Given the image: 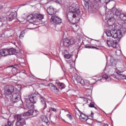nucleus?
I'll return each instance as SVG.
<instances>
[{"mask_svg":"<svg viewBox=\"0 0 126 126\" xmlns=\"http://www.w3.org/2000/svg\"><path fill=\"white\" fill-rule=\"evenodd\" d=\"M120 15V18L121 20L124 21L122 25V27L126 29V12H121V11L118 10L115 7L112 8L111 11L107 15V25L110 27L113 26L116 22V19Z\"/></svg>","mask_w":126,"mask_h":126,"instance_id":"f257e3e1","label":"nucleus"},{"mask_svg":"<svg viewBox=\"0 0 126 126\" xmlns=\"http://www.w3.org/2000/svg\"><path fill=\"white\" fill-rule=\"evenodd\" d=\"M34 114V110L31 109L27 112H24L23 114H17L14 116V119L16 121L15 126H23L26 125L25 119L24 117H29Z\"/></svg>","mask_w":126,"mask_h":126,"instance_id":"f03ea898","label":"nucleus"},{"mask_svg":"<svg viewBox=\"0 0 126 126\" xmlns=\"http://www.w3.org/2000/svg\"><path fill=\"white\" fill-rule=\"evenodd\" d=\"M69 13L67 15V18L68 20L72 19L73 20L74 18H76V14L79 15L80 14V10H79V7L78 5L73 3L69 7Z\"/></svg>","mask_w":126,"mask_h":126,"instance_id":"7ed1b4c3","label":"nucleus"},{"mask_svg":"<svg viewBox=\"0 0 126 126\" xmlns=\"http://www.w3.org/2000/svg\"><path fill=\"white\" fill-rule=\"evenodd\" d=\"M6 9L8 10L7 13H10L7 17V19L8 21H12L13 19H15L17 17V14L16 13L17 9L14 7H8Z\"/></svg>","mask_w":126,"mask_h":126,"instance_id":"20e7f679","label":"nucleus"},{"mask_svg":"<svg viewBox=\"0 0 126 126\" xmlns=\"http://www.w3.org/2000/svg\"><path fill=\"white\" fill-rule=\"evenodd\" d=\"M111 37L112 38H114V39H116V38L121 39L125 34V31L119 30L117 31L116 30H111Z\"/></svg>","mask_w":126,"mask_h":126,"instance_id":"39448f33","label":"nucleus"},{"mask_svg":"<svg viewBox=\"0 0 126 126\" xmlns=\"http://www.w3.org/2000/svg\"><path fill=\"white\" fill-rule=\"evenodd\" d=\"M63 44L64 47H66L67 48L71 45H74V44H75V40L74 38L64 39L63 40Z\"/></svg>","mask_w":126,"mask_h":126,"instance_id":"423d86ee","label":"nucleus"},{"mask_svg":"<svg viewBox=\"0 0 126 126\" xmlns=\"http://www.w3.org/2000/svg\"><path fill=\"white\" fill-rule=\"evenodd\" d=\"M14 92V87L12 86H6L4 88L5 95H11Z\"/></svg>","mask_w":126,"mask_h":126,"instance_id":"0eeeda50","label":"nucleus"},{"mask_svg":"<svg viewBox=\"0 0 126 126\" xmlns=\"http://www.w3.org/2000/svg\"><path fill=\"white\" fill-rule=\"evenodd\" d=\"M107 44L108 47H112L114 49L118 48V41L114 40L112 39H108L107 40Z\"/></svg>","mask_w":126,"mask_h":126,"instance_id":"6e6552de","label":"nucleus"},{"mask_svg":"<svg viewBox=\"0 0 126 126\" xmlns=\"http://www.w3.org/2000/svg\"><path fill=\"white\" fill-rule=\"evenodd\" d=\"M39 95L40 94H37L35 93L32 94L31 95H30L29 99H30L32 103L36 104V103H37L39 100Z\"/></svg>","mask_w":126,"mask_h":126,"instance_id":"1a4fd4ad","label":"nucleus"},{"mask_svg":"<svg viewBox=\"0 0 126 126\" xmlns=\"http://www.w3.org/2000/svg\"><path fill=\"white\" fill-rule=\"evenodd\" d=\"M50 21L55 24H60V23H62V19L58 16L54 15L51 17Z\"/></svg>","mask_w":126,"mask_h":126,"instance_id":"9d476101","label":"nucleus"},{"mask_svg":"<svg viewBox=\"0 0 126 126\" xmlns=\"http://www.w3.org/2000/svg\"><path fill=\"white\" fill-rule=\"evenodd\" d=\"M21 97L19 93H15L13 94L12 96V101L14 103H17L19 101H20Z\"/></svg>","mask_w":126,"mask_h":126,"instance_id":"9b49d317","label":"nucleus"},{"mask_svg":"<svg viewBox=\"0 0 126 126\" xmlns=\"http://www.w3.org/2000/svg\"><path fill=\"white\" fill-rule=\"evenodd\" d=\"M39 99L41 103V109L45 110L47 108V103H46V98H44L43 96L39 94Z\"/></svg>","mask_w":126,"mask_h":126,"instance_id":"f8f14e48","label":"nucleus"},{"mask_svg":"<svg viewBox=\"0 0 126 126\" xmlns=\"http://www.w3.org/2000/svg\"><path fill=\"white\" fill-rule=\"evenodd\" d=\"M25 104L28 109H34V103L31 101L29 99H27L25 100Z\"/></svg>","mask_w":126,"mask_h":126,"instance_id":"ddd939ff","label":"nucleus"},{"mask_svg":"<svg viewBox=\"0 0 126 126\" xmlns=\"http://www.w3.org/2000/svg\"><path fill=\"white\" fill-rule=\"evenodd\" d=\"M49 88H50V90L52 92H53L55 94H59V93H60V90H59V89H58V88L57 87H56V86H55V85H54V84L51 83L49 84Z\"/></svg>","mask_w":126,"mask_h":126,"instance_id":"4468645a","label":"nucleus"},{"mask_svg":"<svg viewBox=\"0 0 126 126\" xmlns=\"http://www.w3.org/2000/svg\"><path fill=\"white\" fill-rule=\"evenodd\" d=\"M34 19H38V20H42L44 19V15L40 14L38 11L33 12Z\"/></svg>","mask_w":126,"mask_h":126,"instance_id":"2eb2a0df","label":"nucleus"},{"mask_svg":"<svg viewBox=\"0 0 126 126\" xmlns=\"http://www.w3.org/2000/svg\"><path fill=\"white\" fill-rule=\"evenodd\" d=\"M27 19L28 20L29 22L31 23L30 24L31 26L34 25V24H33L35 22V20H34V19H35V17H34V12L32 13V14L29 15L27 17Z\"/></svg>","mask_w":126,"mask_h":126,"instance_id":"dca6fc26","label":"nucleus"},{"mask_svg":"<svg viewBox=\"0 0 126 126\" xmlns=\"http://www.w3.org/2000/svg\"><path fill=\"white\" fill-rule=\"evenodd\" d=\"M56 84L58 88L61 90L64 89V88L66 87V86H65V84H64V83L61 82V81H60V80H57L56 81Z\"/></svg>","mask_w":126,"mask_h":126,"instance_id":"f3484780","label":"nucleus"},{"mask_svg":"<svg viewBox=\"0 0 126 126\" xmlns=\"http://www.w3.org/2000/svg\"><path fill=\"white\" fill-rule=\"evenodd\" d=\"M47 12L49 15H54L57 13V9L53 8L52 7H49L47 9Z\"/></svg>","mask_w":126,"mask_h":126,"instance_id":"a211bd4d","label":"nucleus"},{"mask_svg":"<svg viewBox=\"0 0 126 126\" xmlns=\"http://www.w3.org/2000/svg\"><path fill=\"white\" fill-rule=\"evenodd\" d=\"M20 77L22 78V79H25L26 77H30V76L25 73V70H23L20 72Z\"/></svg>","mask_w":126,"mask_h":126,"instance_id":"6ab92c4d","label":"nucleus"},{"mask_svg":"<svg viewBox=\"0 0 126 126\" xmlns=\"http://www.w3.org/2000/svg\"><path fill=\"white\" fill-rule=\"evenodd\" d=\"M75 80L78 83H80V84H81V85L82 86H84V85L85 84V82H84V80L82 79V78H81V77H80V76L78 75L77 76Z\"/></svg>","mask_w":126,"mask_h":126,"instance_id":"aec40b11","label":"nucleus"},{"mask_svg":"<svg viewBox=\"0 0 126 126\" xmlns=\"http://www.w3.org/2000/svg\"><path fill=\"white\" fill-rule=\"evenodd\" d=\"M84 1V4L83 5V7L85 9H89L90 3H91L89 0H83Z\"/></svg>","mask_w":126,"mask_h":126,"instance_id":"412c9836","label":"nucleus"},{"mask_svg":"<svg viewBox=\"0 0 126 126\" xmlns=\"http://www.w3.org/2000/svg\"><path fill=\"white\" fill-rule=\"evenodd\" d=\"M93 89V86H91L90 88H88L86 89L85 93L87 97H89L91 96V94H92Z\"/></svg>","mask_w":126,"mask_h":126,"instance_id":"4be33fe9","label":"nucleus"},{"mask_svg":"<svg viewBox=\"0 0 126 126\" xmlns=\"http://www.w3.org/2000/svg\"><path fill=\"white\" fill-rule=\"evenodd\" d=\"M80 114H81L79 116L80 120H81V121H82V122H85L87 120L88 116H86V115H85V114L81 113V112H80Z\"/></svg>","mask_w":126,"mask_h":126,"instance_id":"5701e85b","label":"nucleus"},{"mask_svg":"<svg viewBox=\"0 0 126 126\" xmlns=\"http://www.w3.org/2000/svg\"><path fill=\"white\" fill-rule=\"evenodd\" d=\"M1 55L2 57H6L8 55V49H2L1 51Z\"/></svg>","mask_w":126,"mask_h":126,"instance_id":"b1692460","label":"nucleus"},{"mask_svg":"<svg viewBox=\"0 0 126 126\" xmlns=\"http://www.w3.org/2000/svg\"><path fill=\"white\" fill-rule=\"evenodd\" d=\"M15 52H16V50L14 49V48L8 49V55L10 56L11 55H14V54H15Z\"/></svg>","mask_w":126,"mask_h":126,"instance_id":"393cba45","label":"nucleus"},{"mask_svg":"<svg viewBox=\"0 0 126 126\" xmlns=\"http://www.w3.org/2000/svg\"><path fill=\"white\" fill-rule=\"evenodd\" d=\"M110 62L111 63V65L112 66H114V69H116V66L117 65V61L115 59H111Z\"/></svg>","mask_w":126,"mask_h":126,"instance_id":"a878e982","label":"nucleus"},{"mask_svg":"<svg viewBox=\"0 0 126 126\" xmlns=\"http://www.w3.org/2000/svg\"><path fill=\"white\" fill-rule=\"evenodd\" d=\"M42 121L43 123H45L47 126H49L50 125V123L49 122V120L48 119V117L44 116L43 117L42 119Z\"/></svg>","mask_w":126,"mask_h":126,"instance_id":"bb28decb","label":"nucleus"},{"mask_svg":"<svg viewBox=\"0 0 126 126\" xmlns=\"http://www.w3.org/2000/svg\"><path fill=\"white\" fill-rule=\"evenodd\" d=\"M72 29L75 32H77V31H78L79 29V26L77 25L76 24L73 25L72 26Z\"/></svg>","mask_w":126,"mask_h":126,"instance_id":"cd10ccee","label":"nucleus"},{"mask_svg":"<svg viewBox=\"0 0 126 126\" xmlns=\"http://www.w3.org/2000/svg\"><path fill=\"white\" fill-rule=\"evenodd\" d=\"M110 1V0H100V1H98V3H101V4H103V3L107 4V3H109Z\"/></svg>","mask_w":126,"mask_h":126,"instance_id":"c85d7f7f","label":"nucleus"},{"mask_svg":"<svg viewBox=\"0 0 126 126\" xmlns=\"http://www.w3.org/2000/svg\"><path fill=\"white\" fill-rule=\"evenodd\" d=\"M118 74H119V77L121 78V79H126V75H124L122 74V72H120L119 73V72H117Z\"/></svg>","mask_w":126,"mask_h":126,"instance_id":"c756f323","label":"nucleus"},{"mask_svg":"<svg viewBox=\"0 0 126 126\" xmlns=\"http://www.w3.org/2000/svg\"><path fill=\"white\" fill-rule=\"evenodd\" d=\"M85 122L88 125H92L93 124V120L88 117V119L86 120Z\"/></svg>","mask_w":126,"mask_h":126,"instance_id":"7c9ffc66","label":"nucleus"},{"mask_svg":"<svg viewBox=\"0 0 126 126\" xmlns=\"http://www.w3.org/2000/svg\"><path fill=\"white\" fill-rule=\"evenodd\" d=\"M72 56V55H71L69 53H67V54H65L64 55V58L65 59H67V60H69V59H70V58H71Z\"/></svg>","mask_w":126,"mask_h":126,"instance_id":"2f4dec72","label":"nucleus"},{"mask_svg":"<svg viewBox=\"0 0 126 126\" xmlns=\"http://www.w3.org/2000/svg\"><path fill=\"white\" fill-rule=\"evenodd\" d=\"M106 34L107 37H112V30L110 31H107L106 32Z\"/></svg>","mask_w":126,"mask_h":126,"instance_id":"473e14b6","label":"nucleus"},{"mask_svg":"<svg viewBox=\"0 0 126 126\" xmlns=\"http://www.w3.org/2000/svg\"><path fill=\"white\" fill-rule=\"evenodd\" d=\"M5 36L9 38V37H12V35H5V34H4V33L0 34V38H3V37H5Z\"/></svg>","mask_w":126,"mask_h":126,"instance_id":"72a5a7b5","label":"nucleus"},{"mask_svg":"<svg viewBox=\"0 0 126 126\" xmlns=\"http://www.w3.org/2000/svg\"><path fill=\"white\" fill-rule=\"evenodd\" d=\"M24 35H25V31H23L19 35L20 39H22L24 37Z\"/></svg>","mask_w":126,"mask_h":126,"instance_id":"f704fd0d","label":"nucleus"},{"mask_svg":"<svg viewBox=\"0 0 126 126\" xmlns=\"http://www.w3.org/2000/svg\"><path fill=\"white\" fill-rule=\"evenodd\" d=\"M89 0L92 4H94V3H96L97 2H98V1H100V0Z\"/></svg>","mask_w":126,"mask_h":126,"instance_id":"c9c22d12","label":"nucleus"},{"mask_svg":"<svg viewBox=\"0 0 126 126\" xmlns=\"http://www.w3.org/2000/svg\"><path fill=\"white\" fill-rule=\"evenodd\" d=\"M86 48L88 49H95L96 50H99V48L97 47L91 46H86Z\"/></svg>","mask_w":126,"mask_h":126,"instance_id":"e433bc0d","label":"nucleus"},{"mask_svg":"<svg viewBox=\"0 0 126 126\" xmlns=\"http://www.w3.org/2000/svg\"><path fill=\"white\" fill-rule=\"evenodd\" d=\"M84 85H85V86H87V87H89V88H90V87H91V86H92L89 83V81H87V82H85V84Z\"/></svg>","mask_w":126,"mask_h":126,"instance_id":"4c0bfd02","label":"nucleus"},{"mask_svg":"<svg viewBox=\"0 0 126 126\" xmlns=\"http://www.w3.org/2000/svg\"><path fill=\"white\" fill-rule=\"evenodd\" d=\"M51 123H55V121L57 120V118L55 116L50 118Z\"/></svg>","mask_w":126,"mask_h":126,"instance_id":"58836bf2","label":"nucleus"},{"mask_svg":"<svg viewBox=\"0 0 126 126\" xmlns=\"http://www.w3.org/2000/svg\"><path fill=\"white\" fill-rule=\"evenodd\" d=\"M89 107H90V108H94L95 110H97V108L95 107V105L92 103H90Z\"/></svg>","mask_w":126,"mask_h":126,"instance_id":"ea45409f","label":"nucleus"},{"mask_svg":"<svg viewBox=\"0 0 126 126\" xmlns=\"http://www.w3.org/2000/svg\"><path fill=\"white\" fill-rule=\"evenodd\" d=\"M116 54L117 56H121V54H122V51L121 50H117L116 51Z\"/></svg>","mask_w":126,"mask_h":126,"instance_id":"a19ab883","label":"nucleus"},{"mask_svg":"<svg viewBox=\"0 0 126 126\" xmlns=\"http://www.w3.org/2000/svg\"><path fill=\"white\" fill-rule=\"evenodd\" d=\"M67 118H68V119H69V120L70 121H71V120H72V116H71V115L70 114H67L66 115Z\"/></svg>","mask_w":126,"mask_h":126,"instance_id":"79ce46f5","label":"nucleus"},{"mask_svg":"<svg viewBox=\"0 0 126 126\" xmlns=\"http://www.w3.org/2000/svg\"><path fill=\"white\" fill-rule=\"evenodd\" d=\"M33 114H35L34 116V117H36L37 115H39V111H38V110H34V111H33Z\"/></svg>","mask_w":126,"mask_h":126,"instance_id":"37998d69","label":"nucleus"},{"mask_svg":"<svg viewBox=\"0 0 126 126\" xmlns=\"http://www.w3.org/2000/svg\"><path fill=\"white\" fill-rule=\"evenodd\" d=\"M54 2H56V3H58L59 4V5H62V4L61 3V2L59 0H54Z\"/></svg>","mask_w":126,"mask_h":126,"instance_id":"c03bdc74","label":"nucleus"},{"mask_svg":"<svg viewBox=\"0 0 126 126\" xmlns=\"http://www.w3.org/2000/svg\"><path fill=\"white\" fill-rule=\"evenodd\" d=\"M102 78L107 80V79L109 78V77L107 75H103L102 76Z\"/></svg>","mask_w":126,"mask_h":126,"instance_id":"a18cd8bd","label":"nucleus"},{"mask_svg":"<svg viewBox=\"0 0 126 126\" xmlns=\"http://www.w3.org/2000/svg\"><path fill=\"white\" fill-rule=\"evenodd\" d=\"M80 98L83 99V100H84V101H85V102H88V99L87 98H86L85 97H80Z\"/></svg>","mask_w":126,"mask_h":126,"instance_id":"49530a36","label":"nucleus"},{"mask_svg":"<svg viewBox=\"0 0 126 126\" xmlns=\"http://www.w3.org/2000/svg\"><path fill=\"white\" fill-rule=\"evenodd\" d=\"M11 67H13V68L16 69V70H17V67L16 65H12L10 66Z\"/></svg>","mask_w":126,"mask_h":126,"instance_id":"de8ad7c7","label":"nucleus"},{"mask_svg":"<svg viewBox=\"0 0 126 126\" xmlns=\"http://www.w3.org/2000/svg\"><path fill=\"white\" fill-rule=\"evenodd\" d=\"M50 110H51V111H53V112H56V108H53V107H51V108H50Z\"/></svg>","mask_w":126,"mask_h":126,"instance_id":"09e8293b","label":"nucleus"},{"mask_svg":"<svg viewBox=\"0 0 126 126\" xmlns=\"http://www.w3.org/2000/svg\"><path fill=\"white\" fill-rule=\"evenodd\" d=\"M91 117L92 118H93L94 117V113L92 111L91 112Z\"/></svg>","mask_w":126,"mask_h":126,"instance_id":"8fccbe9b","label":"nucleus"},{"mask_svg":"<svg viewBox=\"0 0 126 126\" xmlns=\"http://www.w3.org/2000/svg\"><path fill=\"white\" fill-rule=\"evenodd\" d=\"M103 126H109V125H108V124H103Z\"/></svg>","mask_w":126,"mask_h":126,"instance_id":"3c124183","label":"nucleus"},{"mask_svg":"<svg viewBox=\"0 0 126 126\" xmlns=\"http://www.w3.org/2000/svg\"><path fill=\"white\" fill-rule=\"evenodd\" d=\"M2 8V5L1 4H0V9H1Z\"/></svg>","mask_w":126,"mask_h":126,"instance_id":"603ef678","label":"nucleus"},{"mask_svg":"<svg viewBox=\"0 0 126 126\" xmlns=\"http://www.w3.org/2000/svg\"><path fill=\"white\" fill-rule=\"evenodd\" d=\"M1 57H2V55H1V51H0V58H1Z\"/></svg>","mask_w":126,"mask_h":126,"instance_id":"864d4df0","label":"nucleus"},{"mask_svg":"<svg viewBox=\"0 0 126 126\" xmlns=\"http://www.w3.org/2000/svg\"><path fill=\"white\" fill-rule=\"evenodd\" d=\"M63 120L64 121V122H65V123H66V121H64V119H63Z\"/></svg>","mask_w":126,"mask_h":126,"instance_id":"5fc2aeb1","label":"nucleus"},{"mask_svg":"<svg viewBox=\"0 0 126 126\" xmlns=\"http://www.w3.org/2000/svg\"><path fill=\"white\" fill-rule=\"evenodd\" d=\"M61 111H60V115H61Z\"/></svg>","mask_w":126,"mask_h":126,"instance_id":"6e6d98bb","label":"nucleus"},{"mask_svg":"<svg viewBox=\"0 0 126 126\" xmlns=\"http://www.w3.org/2000/svg\"><path fill=\"white\" fill-rule=\"evenodd\" d=\"M70 67H71V64L70 65Z\"/></svg>","mask_w":126,"mask_h":126,"instance_id":"4d7b16f0","label":"nucleus"},{"mask_svg":"<svg viewBox=\"0 0 126 126\" xmlns=\"http://www.w3.org/2000/svg\"><path fill=\"white\" fill-rule=\"evenodd\" d=\"M72 68H74V67L73 66V67H72Z\"/></svg>","mask_w":126,"mask_h":126,"instance_id":"13d9d810","label":"nucleus"}]
</instances>
